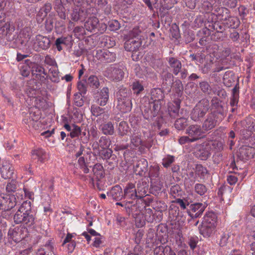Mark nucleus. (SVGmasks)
<instances>
[{"mask_svg":"<svg viewBox=\"0 0 255 255\" xmlns=\"http://www.w3.org/2000/svg\"><path fill=\"white\" fill-rule=\"evenodd\" d=\"M159 169V167L156 165L150 166L148 175L152 184L160 182Z\"/></svg>","mask_w":255,"mask_h":255,"instance_id":"nucleus-26","label":"nucleus"},{"mask_svg":"<svg viewBox=\"0 0 255 255\" xmlns=\"http://www.w3.org/2000/svg\"><path fill=\"white\" fill-rule=\"evenodd\" d=\"M128 36L131 38H136L135 39L141 40L142 41V39H144L145 37H147V35L144 30L142 27L139 26H135L132 30H130L128 32Z\"/></svg>","mask_w":255,"mask_h":255,"instance_id":"nucleus-21","label":"nucleus"},{"mask_svg":"<svg viewBox=\"0 0 255 255\" xmlns=\"http://www.w3.org/2000/svg\"><path fill=\"white\" fill-rule=\"evenodd\" d=\"M211 151L207 141L196 146V156L201 160H206L211 155Z\"/></svg>","mask_w":255,"mask_h":255,"instance_id":"nucleus-8","label":"nucleus"},{"mask_svg":"<svg viewBox=\"0 0 255 255\" xmlns=\"http://www.w3.org/2000/svg\"><path fill=\"white\" fill-rule=\"evenodd\" d=\"M101 130L106 135H113L114 133V127L112 122H109L101 126Z\"/></svg>","mask_w":255,"mask_h":255,"instance_id":"nucleus-48","label":"nucleus"},{"mask_svg":"<svg viewBox=\"0 0 255 255\" xmlns=\"http://www.w3.org/2000/svg\"><path fill=\"white\" fill-rule=\"evenodd\" d=\"M87 11H85L84 7L75 6L71 14V19L74 21H83L87 17Z\"/></svg>","mask_w":255,"mask_h":255,"instance_id":"nucleus-16","label":"nucleus"},{"mask_svg":"<svg viewBox=\"0 0 255 255\" xmlns=\"http://www.w3.org/2000/svg\"><path fill=\"white\" fill-rule=\"evenodd\" d=\"M224 24L229 28L234 29L239 26L240 21L237 17L231 16L230 15L229 17L224 21Z\"/></svg>","mask_w":255,"mask_h":255,"instance_id":"nucleus-40","label":"nucleus"},{"mask_svg":"<svg viewBox=\"0 0 255 255\" xmlns=\"http://www.w3.org/2000/svg\"><path fill=\"white\" fill-rule=\"evenodd\" d=\"M72 113H67L62 116V122L63 124V126L68 131H71V128L72 127L71 126V125L70 124L72 123L73 119Z\"/></svg>","mask_w":255,"mask_h":255,"instance_id":"nucleus-38","label":"nucleus"},{"mask_svg":"<svg viewBox=\"0 0 255 255\" xmlns=\"http://www.w3.org/2000/svg\"><path fill=\"white\" fill-rule=\"evenodd\" d=\"M111 144V140L109 137L102 136L99 140L98 145L102 149L109 148Z\"/></svg>","mask_w":255,"mask_h":255,"instance_id":"nucleus-58","label":"nucleus"},{"mask_svg":"<svg viewBox=\"0 0 255 255\" xmlns=\"http://www.w3.org/2000/svg\"><path fill=\"white\" fill-rule=\"evenodd\" d=\"M108 197L115 200H119L123 197V190L120 185H116L112 188L111 190L107 193Z\"/></svg>","mask_w":255,"mask_h":255,"instance_id":"nucleus-28","label":"nucleus"},{"mask_svg":"<svg viewBox=\"0 0 255 255\" xmlns=\"http://www.w3.org/2000/svg\"><path fill=\"white\" fill-rule=\"evenodd\" d=\"M24 62L25 64L29 66L32 75L35 79L41 82L45 81L47 72L42 66L37 63L31 62L28 59L25 60Z\"/></svg>","mask_w":255,"mask_h":255,"instance_id":"nucleus-2","label":"nucleus"},{"mask_svg":"<svg viewBox=\"0 0 255 255\" xmlns=\"http://www.w3.org/2000/svg\"><path fill=\"white\" fill-rule=\"evenodd\" d=\"M141 44L142 41L138 38L136 40L129 37V39L124 43V48L128 51L136 52Z\"/></svg>","mask_w":255,"mask_h":255,"instance_id":"nucleus-17","label":"nucleus"},{"mask_svg":"<svg viewBox=\"0 0 255 255\" xmlns=\"http://www.w3.org/2000/svg\"><path fill=\"white\" fill-rule=\"evenodd\" d=\"M198 229L200 234L205 238H209L214 234L216 227L201 223Z\"/></svg>","mask_w":255,"mask_h":255,"instance_id":"nucleus-23","label":"nucleus"},{"mask_svg":"<svg viewBox=\"0 0 255 255\" xmlns=\"http://www.w3.org/2000/svg\"><path fill=\"white\" fill-rule=\"evenodd\" d=\"M163 101H153L152 102H148L146 104L145 107H147L148 109H144V112H160L162 110V104Z\"/></svg>","mask_w":255,"mask_h":255,"instance_id":"nucleus-32","label":"nucleus"},{"mask_svg":"<svg viewBox=\"0 0 255 255\" xmlns=\"http://www.w3.org/2000/svg\"><path fill=\"white\" fill-rule=\"evenodd\" d=\"M172 86L173 90L177 95L178 97H180L182 95L184 89L182 82L179 79H176L172 83Z\"/></svg>","mask_w":255,"mask_h":255,"instance_id":"nucleus-46","label":"nucleus"},{"mask_svg":"<svg viewBox=\"0 0 255 255\" xmlns=\"http://www.w3.org/2000/svg\"><path fill=\"white\" fill-rule=\"evenodd\" d=\"M255 154V148L244 145L240 148L239 156L243 160H248L254 157Z\"/></svg>","mask_w":255,"mask_h":255,"instance_id":"nucleus-15","label":"nucleus"},{"mask_svg":"<svg viewBox=\"0 0 255 255\" xmlns=\"http://www.w3.org/2000/svg\"><path fill=\"white\" fill-rule=\"evenodd\" d=\"M36 40L39 47L43 50H46L50 47V40L49 38L46 36L38 35L36 37Z\"/></svg>","mask_w":255,"mask_h":255,"instance_id":"nucleus-37","label":"nucleus"},{"mask_svg":"<svg viewBox=\"0 0 255 255\" xmlns=\"http://www.w3.org/2000/svg\"><path fill=\"white\" fill-rule=\"evenodd\" d=\"M187 125V120L184 118H181L177 119L174 124L175 128L178 130L184 129Z\"/></svg>","mask_w":255,"mask_h":255,"instance_id":"nucleus-57","label":"nucleus"},{"mask_svg":"<svg viewBox=\"0 0 255 255\" xmlns=\"http://www.w3.org/2000/svg\"><path fill=\"white\" fill-rule=\"evenodd\" d=\"M130 142L134 147L139 146L142 143L140 135L134 133L131 136Z\"/></svg>","mask_w":255,"mask_h":255,"instance_id":"nucleus-59","label":"nucleus"},{"mask_svg":"<svg viewBox=\"0 0 255 255\" xmlns=\"http://www.w3.org/2000/svg\"><path fill=\"white\" fill-rule=\"evenodd\" d=\"M168 63L170 67L172 69L173 74L175 75H178L181 71L182 68V63L180 61L174 57H170L168 59Z\"/></svg>","mask_w":255,"mask_h":255,"instance_id":"nucleus-30","label":"nucleus"},{"mask_svg":"<svg viewBox=\"0 0 255 255\" xmlns=\"http://www.w3.org/2000/svg\"><path fill=\"white\" fill-rule=\"evenodd\" d=\"M214 13L220 20L223 21L230 15V10L225 7L215 6Z\"/></svg>","mask_w":255,"mask_h":255,"instance_id":"nucleus-29","label":"nucleus"},{"mask_svg":"<svg viewBox=\"0 0 255 255\" xmlns=\"http://www.w3.org/2000/svg\"><path fill=\"white\" fill-rule=\"evenodd\" d=\"M13 220L16 224H21L27 227H31L34 224L35 218L32 214L28 213L24 216H14Z\"/></svg>","mask_w":255,"mask_h":255,"instance_id":"nucleus-11","label":"nucleus"},{"mask_svg":"<svg viewBox=\"0 0 255 255\" xmlns=\"http://www.w3.org/2000/svg\"><path fill=\"white\" fill-rule=\"evenodd\" d=\"M186 133L191 138V141H195L204 136L205 132L199 125L190 126L186 129Z\"/></svg>","mask_w":255,"mask_h":255,"instance_id":"nucleus-7","label":"nucleus"},{"mask_svg":"<svg viewBox=\"0 0 255 255\" xmlns=\"http://www.w3.org/2000/svg\"><path fill=\"white\" fill-rule=\"evenodd\" d=\"M237 77L232 71L228 70L225 72L223 76V82L227 87H230L235 82Z\"/></svg>","mask_w":255,"mask_h":255,"instance_id":"nucleus-34","label":"nucleus"},{"mask_svg":"<svg viewBox=\"0 0 255 255\" xmlns=\"http://www.w3.org/2000/svg\"><path fill=\"white\" fill-rule=\"evenodd\" d=\"M216 113H210L202 125L204 131H208L213 128L217 124Z\"/></svg>","mask_w":255,"mask_h":255,"instance_id":"nucleus-18","label":"nucleus"},{"mask_svg":"<svg viewBox=\"0 0 255 255\" xmlns=\"http://www.w3.org/2000/svg\"><path fill=\"white\" fill-rule=\"evenodd\" d=\"M86 29L90 32H96V30L100 31L102 29L104 30L106 29V25L99 22V19L95 17L92 16L88 18L84 24Z\"/></svg>","mask_w":255,"mask_h":255,"instance_id":"nucleus-5","label":"nucleus"},{"mask_svg":"<svg viewBox=\"0 0 255 255\" xmlns=\"http://www.w3.org/2000/svg\"><path fill=\"white\" fill-rule=\"evenodd\" d=\"M31 155L33 158L37 159L38 161L43 163L47 160L46 152L42 148H36L31 151Z\"/></svg>","mask_w":255,"mask_h":255,"instance_id":"nucleus-24","label":"nucleus"},{"mask_svg":"<svg viewBox=\"0 0 255 255\" xmlns=\"http://www.w3.org/2000/svg\"><path fill=\"white\" fill-rule=\"evenodd\" d=\"M17 189V182L15 180H11L7 183L6 186V190L8 193H12L16 191Z\"/></svg>","mask_w":255,"mask_h":255,"instance_id":"nucleus-64","label":"nucleus"},{"mask_svg":"<svg viewBox=\"0 0 255 255\" xmlns=\"http://www.w3.org/2000/svg\"><path fill=\"white\" fill-rule=\"evenodd\" d=\"M181 100L177 99L173 101V103H170L168 106V112H178L180 107Z\"/></svg>","mask_w":255,"mask_h":255,"instance_id":"nucleus-60","label":"nucleus"},{"mask_svg":"<svg viewBox=\"0 0 255 255\" xmlns=\"http://www.w3.org/2000/svg\"><path fill=\"white\" fill-rule=\"evenodd\" d=\"M148 162L144 158L139 159L134 167V173L136 175L143 176L147 171Z\"/></svg>","mask_w":255,"mask_h":255,"instance_id":"nucleus-19","label":"nucleus"},{"mask_svg":"<svg viewBox=\"0 0 255 255\" xmlns=\"http://www.w3.org/2000/svg\"><path fill=\"white\" fill-rule=\"evenodd\" d=\"M210 30L211 29L206 28H204L203 29V33H204L205 35H210L211 39L214 41L223 40L225 36L223 32L215 31L211 34Z\"/></svg>","mask_w":255,"mask_h":255,"instance_id":"nucleus-39","label":"nucleus"},{"mask_svg":"<svg viewBox=\"0 0 255 255\" xmlns=\"http://www.w3.org/2000/svg\"><path fill=\"white\" fill-rule=\"evenodd\" d=\"M202 223L216 227L217 216L213 212H208L204 215Z\"/></svg>","mask_w":255,"mask_h":255,"instance_id":"nucleus-27","label":"nucleus"},{"mask_svg":"<svg viewBox=\"0 0 255 255\" xmlns=\"http://www.w3.org/2000/svg\"><path fill=\"white\" fill-rule=\"evenodd\" d=\"M199 86L201 91L207 95H210L212 93L215 94L214 88L212 89L209 83L206 81H202L199 82Z\"/></svg>","mask_w":255,"mask_h":255,"instance_id":"nucleus-41","label":"nucleus"},{"mask_svg":"<svg viewBox=\"0 0 255 255\" xmlns=\"http://www.w3.org/2000/svg\"><path fill=\"white\" fill-rule=\"evenodd\" d=\"M128 126L127 122L122 121L120 123L118 129V134L121 136L127 135L128 131Z\"/></svg>","mask_w":255,"mask_h":255,"instance_id":"nucleus-49","label":"nucleus"},{"mask_svg":"<svg viewBox=\"0 0 255 255\" xmlns=\"http://www.w3.org/2000/svg\"><path fill=\"white\" fill-rule=\"evenodd\" d=\"M30 37L31 32L30 29L28 27H26L20 31L15 40V42L19 43L21 45H25L30 39Z\"/></svg>","mask_w":255,"mask_h":255,"instance_id":"nucleus-20","label":"nucleus"},{"mask_svg":"<svg viewBox=\"0 0 255 255\" xmlns=\"http://www.w3.org/2000/svg\"><path fill=\"white\" fill-rule=\"evenodd\" d=\"M67 38L61 36L56 39L55 42V45L58 51H61L63 49L62 46H66L67 45Z\"/></svg>","mask_w":255,"mask_h":255,"instance_id":"nucleus-55","label":"nucleus"},{"mask_svg":"<svg viewBox=\"0 0 255 255\" xmlns=\"http://www.w3.org/2000/svg\"><path fill=\"white\" fill-rule=\"evenodd\" d=\"M206 206L201 203L192 204L190 206V211L188 214L191 218H197L200 217L204 211Z\"/></svg>","mask_w":255,"mask_h":255,"instance_id":"nucleus-10","label":"nucleus"},{"mask_svg":"<svg viewBox=\"0 0 255 255\" xmlns=\"http://www.w3.org/2000/svg\"><path fill=\"white\" fill-rule=\"evenodd\" d=\"M95 179L97 181V187L99 190L102 189L100 186V181L105 177V170L103 165L100 163L95 164L92 169Z\"/></svg>","mask_w":255,"mask_h":255,"instance_id":"nucleus-14","label":"nucleus"},{"mask_svg":"<svg viewBox=\"0 0 255 255\" xmlns=\"http://www.w3.org/2000/svg\"><path fill=\"white\" fill-rule=\"evenodd\" d=\"M53 246L51 242L49 241L48 243H46L43 248L39 249L36 255H51L53 252Z\"/></svg>","mask_w":255,"mask_h":255,"instance_id":"nucleus-36","label":"nucleus"},{"mask_svg":"<svg viewBox=\"0 0 255 255\" xmlns=\"http://www.w3.org/2000/svg\"><path fill=\"white\" fill-rule=\"evenodd\" d=\"M194 191L198 195L204 196L207 193L208 188L202 183H196L194 186Z\"/></svg>","mask_w":255,"mask_h":255,"instance_id":"nucleus-50","label":"nucleus"},{"mask_svg":"<svg viewBox=\"0 0 255 255\" xmlns=\"http://www.w3.org/2000/svg\"><path fill=\"white\" fill-rule=\"evenodd\" d=\"M84 151V147L82 145H81L79 151L75 154V156L76 157H79L78 160V163L80 168L84 173H88L89 172V167L91 166L90 165V162H88L87 159H85L84 156H81L83 154Z\"/></svg>","mask_w":255,"mask_h":255,"instance_id":"nucleus-9","label":"nucleus"},{"mask_svg":"<svg viewBox=\"0 0 255 255\" xmlns=\"http://www.w3.org/2000/svg\"><path fill=\"white\" fill-rule=\"evenodd\" d=\"M1 174L4 179H10L12 178L13 174V168L9 165L3 166L1 168Z\"/></svg>","mask_w":255,"mask_h":255,"instance_id":"nucleus-43","label":"nucleus"},{"mask_svg":"<svg viewBox=\"0 0 255 255\" xmlns=\"http://www.w3.org/2000/svg\"><path fill=\"white\" fill-rule=\"evenodd\" d=\"M209 147L211 148V151H214L215 152H219L223 149V144L221 141L218 140H206Z\"/></svg>","mask_w":255,"mask_h":255,"instance_id":"nucleus-42","label":"nucleus"},{"mask_svg":"<svg viewBox=\"0 0 255 255\" xmlns=\"http://www.w3.org/2000/svg\"><path fill=\"white\" fill-rule=\"evenodd\" d=\"M97 58L101 61L110 63L115 61L116 54L107 50H99L97 52Z\"/></svg>","mask_w":255,"mask_h":255,"instance_id":"nucleus-13","label":"nucleus"},{"mask_svg":"<svg viewBox=\"0 0 255 255\" xmlns=\"http://www.w3.org/2000/svg\"><path fill=\"white\" fill-rule=\"evenodd\" d=\"M173 81V75L169 72L165 73L163 76L162 84L163 85H168L172 83Z\"/></svg>","mask_w":255,"mask_h":255,"instance_id":"nucleus-63","label":"nucleus"},{"mask_svg":"<svg viewBox=\"0 0 255 255\" xmlns=\"http://www.w3.org/2000/svg\"><path fill=\"white\" fill-rule=\"evenodd\" d=\"M147 186L145 182H139L137 186V192H138V198H142L146 194Z\"/></svg>","mask_w":255,"mask_h":255,"instance_id":"nucleus-47","label":"nucleus"},{"mask_svg":"<svg viewBox=\"0 0 255 255\" xmlns=\"http://www.w3.org/2000/svg\"><path fill=\"white\" fill-rule=\"evenodd\" d=\"M71 126L72 127L71 131H70V133L68 135H69L72 138L79 137L81 134V128L74 124H72Z\"/></svg>","mask_w":255,"mask_h":255,"instance_id":"nucleus-54","label":"nucleus"},{"mask_svg":"<svg viewBox=\"0 0 255 255\" xmlns=\"http://www.w3.org/2000/svg\"><path fill=\"white\" fill-rule=\"evenodd\" d=\"M16 198L14 196H10L0 193V209L6 211H9L16 205Z\"/></svg>","mask_w":255,"mask_h":255,"instance_id":"nucleus-6","label":"nucleus"},{"mask_svg":"<svg viewBox=\"0 0 255 255\" xmlns=\"http://www.w3.org/2000/svg\"><path fill=\"white\" fill-rule=\"evenodd\" d=\"M131 92L129 90H128L126 88H121L117 93L118 101L130 99L129 96Z\"/></svg>","mask_w":255,"mask_h":255,"instance_id":"nucleus-44","label":"nucleus"},{"mask_svg":"<svg viewBox=\"0 0 255 255\" xmlns=\"http://www.w3.org/2000/svg\"><path fill=\"white\" fill-rule=\"evenodd\" d=\"M194 179L199 181L200 180H204L206 177L209 174V171L206 167L202 164H197L195 165Z\"/></svg>","mask_w":255,"mask_h":255,"instance_id":"nucleus-22","label":"nucleus"},{"mask_svg":"<svg viewBox=\"0 0 255 255\" xmlns=\"http://www.w3.org/2000/svg\"><path fill=\"white\" fill-rule=\"evenodd\" d=\"M62 0H54V7L59 17L63 19L66 18V9L63 4Z\"/></svg>","mask_w":255,"mask_h":255,"instance_id":"nucleus-31","label":"nucleus"},{"mask_svg":"<svg viewBox=\"0 0 255 255\" xmlns=\"http://www.w3.org/2000/svg\"><path fill=\"white\" fill-rule=\"evenodd\" d=\"M109 91L107 87H104L101 90L99 93V98L97 100V104L98 106H95V105H93L91 107L92 111L95 112V110L101 111L106 110L105 106L109 99Z\"/></svg>","mask_w":255,"mask_h":255,"instance_id":"nucleus-4","label":"nucleus"},{"mask_svg":"<svg viewBox=\"0 0 255 255\" xmlns=\"http://www.w3.org/2000/svg\"><path fill=\"white\" fill-rule=\"evenodd\" d=\"M164 98L163 91L160 88H154L150 91V98L153 101H163Z\"/></svg>","mask_w":255,"mask_h":255,"instance_id":"nucleus-35","label":"nucleus"},{"mask_svg":"<svg viewBox=\"0 0 255 255\" xmlns=\"http://www.w3.org/2000/svg\"><path fill=\"white\" fill-rule=\"evenodd\" d=\"M112 76L114 80H122L124 76V72L119 68H114L112 71Z\"/></svg>","mask_w":255,"mask_h":255,"instance_id":"nucleus-56","label":"nucleus"},{"mask_svg":"<svg viewBox=\"0 0 255 255\" xmlns=\"http://www.w3.org/2000/svg\"><path fill=\"white\" fill-rule=\"evenodd\" d=\"M31 210V202L30 201L23 202L19 209L16 212L14 216H21L25 215L26 214L30 213Z\"/></svg>","mask_w":255,"mask_h":255,"instance_id":"nucleus-33","label":"nucleus"},{"mask_svg":"<svg viewBox=\"0 0 255 255\" xmlns=\"http://www.w3.org/2000/svg\"><path fill=\"white\" fill-rule=\"evenodd\" d=\"M112 150L109 148L103 149L100 152L101 157L105 160L109 159L112 156Z\"/></svg>","mask_w":255,"mask_h":255,"instance_id":"nucleus-62","label":"nucleus"},{"mask_svg":"<svg viewBox=\"0 0 255 255\" xmlns=\"http://www.w3.org/2000/svg\"><path fill=\"white\" fill-rule=\"evenodd\" d=\"M160 3L163 9H169L176 3L175 0H160Z\"/></svg>","mask_w":255,"mask_h":255,"instance_id":"nucleus-61","label":"nucleus"},{"mask_svg":"<svg viewBox=\"0 0 255 255\" xmlns=\"http://www.w3.org/2000/svg\"><path fill=\"white\" fill-rule=\"evenodd\" d=\"M43 119L41 120V113H26L24 122L29 128L40 131L44 128Z\"/></svg>","mask_w":255,"mask_h":255,"instance_id":"nucleus-1","label":"nucleus"},{"mask_svg":"<svg viewBox=\"0 0 255 255\" xmlns=\"http://www.w3.org/2000/svg\"><path fill=\"white\" fill-rule=\"evenodd\" d=\"M123 198L126 199V201L128 200H133L136 198H138L136 189L133 184L129 183L127 184L124 189Z\"/></svg>","mask_w":255,"mask_h":255,"instance_id":"nucleus-12","label":"nucleus"},{"mask_svg":"<svg viewBox=\"0 0 255 255\" xmlns=\"http://www.w3.org/2000/svg\"><path fill=\"white\" fill-rule=\"evenodd\" d=\"M27 229L23 226L13 227L8 232L9 238L17 243L24 239L27 235Z\"/></svg>","mask_w":255,"mask_h":255,"instance_id":"nucleus-3","label":"nucleus"},{"mask_svg":"<svg viewBox=\"0 0 255 255\" xmlns=\"http://www.w3.org/2000/svg\"><path fill=\"white\" fill-rule=\"evenodd\" d=\"M124 205L126 212L128 215L133 214L137 208V205L134 203L133 200L126 201Z\"/></svg>","mask_w":255,"mask_h":255,"instance_id":"nucleus-51","label":"nucleus"},{"mask_svg":"<svg viewBox=\"0 0 255 255\" xmlns=\"http://www.w3.org/2000/svg\"><path fill=\"white\" fill-rule=\"evenodd\" d=\"M118 109L122 112H128L130 111L131 103L130 99L118 101Z\"/></svg>","mask_w":255,"mask_h":255,"instance_id":"nucleus-45","label":"nucleus"},{"mask_svg":"<svg viewBox=\"0 0 255 255\" xmlns=\"http://www.w3.org/2000/svg\"><path fill=\"white\" fill-rule=\"evenodd\" d=\"M133 94L136 95H139L144 90V87L139 81H134L131 85Z\"/></svg>","mask_w":255,"mask_h":255,"instance_id":"nucleus-53","label":"nucleus"},{"mask_svg":"<svg viewBox=\"0 0 255 255\" xmlns=\"http://www.w3.org/2000/svg\"><path fill=\"white\" fill-rule=\"evenodd\" d=\"M88 84L93 89H98L100 85L98 78L95 75H91L88 79Z\"/></svg>","mask_w":255,"mask_h":255,"instance_id":"nucleus-52","label":"nucleus"},{"mask_svg":"<svg viewBox=\"0 0 255 255\" xmlns=\"http://www.w3.org/2000/svg\"><path fill=\"white\" fill-rule=\"evenodd\" d=\"M52 6L50 3H46L40 8L36 15V20L38 23H41L47 14L51 11Z\"/></svg>","mask_w":255,"mask_h":255,"instance_id":"nucleus-25","label":"nucleus"}]
</instances>
